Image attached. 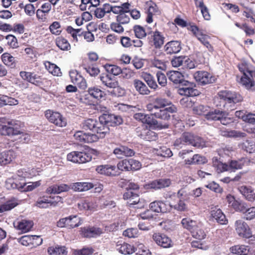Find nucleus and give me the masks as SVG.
<instances>
[{
	"instance_id": "nucleus-1",
	"label": "nucleus",
	"mask_w": 255,
	"mask_h": 255,
	"mask_svg": "<svg viewBox=\"0 0 255 255\" xmlns=\"http://www.w3.org/2000/svg\"><path fill=\"white\" fill-rule=\"evenodd\" d=\"M99 121L96 119H88L82 124V128L85 130H90L99 134L100 138H103L109 132V127H115L123 123V119L120 116L112 113H104L99 118Z\"/></svg>"
},
{
	"instance_id": "nucleus-2",
	"label": "nucleus",
	"mask_w": 255,
	"mask_h": 255,
	"mask_svg": "<svg viewBox=\"0 0 255 255\" xmlns=\"http://www.w3.org/2000/svg\"><path fill=\"white\" fill-rule=\"evenodd\" d=\"M170 81L175 84H179L178 93L187 97H194L199 95V92L193 88V84L184 79L183 74L177 71H171L168 74Z\"/></svg>"
},
{
	"instance_id": "nucleus-3",
	"label": "nucleus",
	"mask_w": 255,
	"mask_h": 255,
	"mask_svg": "<svg viewBox=\"0 0 255 255\" xmlns=\"http://www.w3.org/2000/svg\"><path fill=\"white\" fill-rule=\"evenodd\" d=\"M185 145H191L197 148H202L206 146V141L201 137L193 133L184 132L175 140L174 145L177 148H181Z\"/></svg>"
},
{
	"instance_id": "nucleus-4",
	"label": "nucleus",
	"mask_w": 255,
	"mask_h": 255,
	"mask_svg": "<svg viewBox=\"0 0 255 255\" xmlns=\"http://www.w3.org/2000/svg\"><path fill=\"white\" fill-rule=\"evenodd\" d=\"M32 182L26 183L25 177L19 175H15L11 178H8L5 181V187L8 189H17L21 192L31 191L35 189Z\"/></svg>"
},
{
	"instance_id": "nucleus-5",
	"label": "nucleus",
	"mask_w": 255,
	"mask_h": 255,
	"mask_svg": "<svg viewBox=\"0 0 255 255\" xmlns=\"http://www.w3.org/2000/svg\"><path fill=\"white\" fill-rule=\"evenodd\" d=\"M176 112V108L174 106H172L152 112V114L154 115L155 118L161 120V121H158L160 129L168 128L169 124V121L171 118L170 114Z\"/></svg>"
},
{
	"instance_id": "nucleus-6",
	"label": "nucleus",
	"mask_w": 255,
	"mask_h": 255,
	"mask_svg": "<svg viewBox=\"0 0 255 255\" xmlns=\"http://www.w3.org/2000/svg\"><path fill=\"white\" fill-rule=\"evenodd\" d=\"M238 67L239 70L243 73L240 80L241 83L247 89H250L255 85L253 78H255V69L249 67L246 63H242Z\"/></svg>"
},
{
	"instance_id": "nucleus-7",
	"label": "nucleus",
	"mask_w": 255,
	"mask_h": 255,
	"mask_svg": "<svg viewBox=\"0 0 255 255\" xmlns=\"http://www.w3.org/2000/svg\"><path fill=\"white\" fill-rule=\"evenodd\" d=\"M0 133L3 135H19V141L22 143L28 142L30 140V135L26 133L21 132L17 127H12L9 125H0Z\"/></svg>"
},
{
	"instance_id": "nucleus-8",
	"label": "nucleus",
	"mask_w": 255,
	"mask_h": 255,
	"mask_svg": "<svg viewBox=\"0 0 255 255\" xmlns=\"http://www.w3.org/2000/svg\"><path fill=\"white\" fill-rule=\"evenodd\" d=\"M218 96L221 100L223 101V106L232 107V105L241 102L243 100L242 97L239 94L231 91H221L218 93Z\"/></svg>"
},
{
	"instance_id": "nucleus-9",
	"label": "nucleus",
	"mask_w": 255,
	"mask_h": 255,
	"mask_svg": "<svg viewBox=\"0 0 255 255\" xmlns=\"http://www.w3.org/2000/svg\"><path fill=\"white\" fill-rule=\"evenodd\" d=\"M67 159L73 163L82 164L90 161L92 155L85 151H73L67 154Z\"/></svg>"
},
{
	"instance_id": "nucleus-10",
	"label": "nucleus",
	"mask_w": 255,
	"mask_h": 255,
	"mask_svg": "<svg viewBox=\"0 0 255 255\" xmlns=\"http://www.w3.org/2000/svg\"><path fill=\"white\" fill-rule=\"evenodd\" d=\"M80 218L76 215L61 218L57 222V226L59 228H67L73 229L79 226L82 224Z\"/></svg>"
},
{
	"instance_id": "nucleus-11",
	"label": "nucleus",
	"mask_w": 255,
	"mask_h": 255,
	"mask_svg": "<svg viewBox=\"0 0 255 255\" xmlns=\"http://www.w3.org/2000/svg\"><path fill=\"white\" fill-rule=\"evenodd\" d=\"M45 116L50 122L57 126L63 127L67 125L66 119L58 112L47 110L45 112Z\"/></svg>"
},
{
	"instance_id": "nucleus-12",
	"label": "nucleus",
	"mask_w": 255,
	"mask_h": 255,
	"mask_svg": "<svg viewBox=\"0 0 255 255\" xmlns=\"http://www.w3.org/2000/svg\"><path fill=\"white\" fill-rule=\"evenodd\" d=\"M81 232V235L87 238H96L104 233L102 228L94 226L82 228Z\"/></svg>"
},
{
	"instance_id": "nucleus-13",
	"label": "nucleus",
	"mask_w": 255,
	"mask_h": 255,
	"mask_svg": "<svg viewBox=\"0 0 255 255\" xmlns=\"http://www.w3.org/2000/svg\"><path fill=\"white\" fill-rule=\"evenodd\" d=\"M96 171L101 174L109 176H116L120 174L117 167L115 165H102L98 166L96 169Z\"/></svg>"
},
{
	"instance_id": "nucleus-14",
	"label": "nucleus",
	"mask_w": 255,
	"mask_h": 255,
	"mask_svg": "<svg viewBox=\"0 0 255 255\" xmlns=\"http://www.w3.org/2000/svg\"><path fill=\"white\" fill-rule=\"evenodd\" d=\"M74 137L77 141L84 143H92L97 141L99 138L95 134L86 133L80 130L76 131Z\"/></svg>"
},
{
	"instance_id": "nucleus-15",
	"label": "nucleus",
	"mask_w": 255,
	"mask_h": 255,
	"mask_svg": "<svg viewBox=\"0 0 255 255\" xmlns=\"http://www.w3.org/2000/svg\"><path fill=\"white\" fill-rule=\"evenodd\" d=\"M19 75L23 80L37 86H40L42 84V82L41 81L40 76L37 75L34 73L20 71Z\"/></svg>"
},
{
	"instance_id": "nucleus-16",
	"label": "nucleus",
	"mask_w": 255,
	"mask_h": 255,
	"mask_svg": "<svg viewBox=\"0 0 255 255\" xmlns=\"http://www.w3.org/2000/svg\"><path fill=\"white\" fill-rule=\"evenodd\" d=\"M152 238L157 245L163 248H169L172 246L171 240L164 234L155 233Z\"/></svg>"
},
{
	"instance_id": "nucleus-17",
	"label": "nucleus",
	"mask_w": 255,
	"mask_h": 255,
	"mask_svg": "<svg viewBox=\"0 0 255 255\" xmlns=\"http://www.w3.org/2000/svg\"><path fill=\"white\" fill-rule=\"evenodd\" d=\"M171 102L164 98H156L152 104L147 105V109L149 111L153 112L159 109H165V107L171 104Z\"/></svg>"
},
{
	"instance_id": "nucleus-18",
	"label": "nucleus",
	"mask_w": 255,
	"mask_h": 255,
	"mask_svg": "<svg viewBox=\"0 0 255 255\" xmlns=\"http://www.w3.org/2000/svg\"><path fill=\"white\" fill-rule=\"evenodd\" d=\"M194 78L197 82L203 85L212 83L214 81V78L206 71H201L195 72Z\"/></svg>"
},
{
	"instance_id": "nucleus-19",
	"label": "nucleus",
	"mask_w": 255,
	"mask_h": 255,
	"mask_svg": "<svg viewBox=\"0 0 255 255\" xmlns=\"http://www.w3.org/2000/svg\"><path fill=\"white\" fill-rule=\"evenodd\" d=\"M236 230L238 234L243 238H248L251 235L250 228L244 221L239 220L235 222Z\"/></svg>"
},
{
	"instance_id": "nucleus-20",
	"label": "nucleus",
	"mask_w": 255,
	"mask_h": 255,
	"mask_svg": "<svg viewBox=\"0 0 255 255\" xmlns=\"http://www.w3.org/2000/svg\"><path fill=\"white\" fill-rule=\"evenodd\" d=\"M150 38L149 37V43L150 45L153 46L156 48H160L164 43V37L161 33L157 30L151 32Z\"/></svg>"
},
{
	"instance_id": "nucleus-21",
	"label": "nucleus",
	"mask_w": 255,
	"mask_h": 255,
	"mask_svg": "<svg viewBox=\"0 0 255 255\" xmlns=\"http://www.w3.org/2000/svg\"><path fill=\"white\" fill-rule=\"evenodd\" d=\"M211 216L213 221L215 220L221 225H227L228 223V219L220 209L212 208L211 211Z\"/></svg>"
},
{
	"instance_id": "nucleus-22",
	"label": "nucleus",
	"mask_w": 255,
	"mask_h": 255,
	"mask_svg": "<svg viewBox=\"0 0 255 255\" xmlns=\"http://www.w3.org/2000/svg\"><path fill=\"white\" fill-rule=\"evenodd\" d=\"M171 183V180L167 178H160L152 181L147 186L150 189H160L169 187Z\"/></svg>"
},
{
	"instance_id": "nucleus-23",
	"label": "nucleus",
	"mask_w": 255,
	"mask_h": 255,
	"mask_svg": "<svg viewBox=\"0 0 255 255\" xmlns=\"http://www.w3.org/2000/svg\"><path fill=\"white\" fill-rule=\"evenodd\" d=\"M136 132L138 136L145 140H155L157 138L156 133L147 128H143L140 129L139 128H137Z\"/></svg>"
},
{
	"instance_id": "nucleus-24",
	"label": "nucleus",
	"mask_w": 255,
	"mask_h": 255,
	"mask_svg": "<svg viewBox=\"0 0 255 255\" xmlns=\"http://www.w3.org/2000/svg\"><path fill=\"white\" fill-rule=\"evenodd\" d=\"M100 79L103 85L110 89L115 87L118 82L115 76L108 74H101Z\"/></svg>"
},
{
	"instance_id": "nucleus-25",
	"label": "nucleus",
	"mask_w": 255,
	"mask_h": 255,
	"mask_svg": "<svg viewBox=\"0 0 255 255\" xmlns=\"http://www.w3.org/2000/svg\"><path fill=\"white\" fill-rule=\"evenodd\" d=\"M181 43L179 41H171L164 46V51L167 54H176L181 50Z\"/></svg>"
},
{
	"instance_id": "nucleus-26",
	"label": "nucleus",
	"mask_w": 255,
	"mask_h": 255,
	"mask_svg": "<svg viewBox=\"0 0 255 255\" xmlns=\"http://www.w3.org/2000/svg\"><path fill=\"white\" fill-rule=\"evenodd\" d=\"M70 189V187L67 184H54L48 187L46 192L48 194H58L62 192H67Z\"/></svg>"
},
{
	"instance_id": "nucleus-27",
	"label": "nucleus",
	"mask_w": 255,
	"mask_h": 255,
	"mask_svg": "<svg viewBox=\"0 0 255 255\" xmlns=\"http://www.w3.org/2000/svg\"><path fill=\"white\" fill-rule=\"evenodd\" d=\"M123 198L124 200H128L127 204L130 208L134 207V204L138 202V200L142 199L139 197V195L137 193L130 190L127 191L124 194Z\"/></svg>"
},
{
	"instance_id": "nucleus-28",
	"label": "nucleus",
	"mask_w": 255,
	"mask_h": 255,
	"mask_svg": "<svg viewBox=\"0 0 255 255\" xmlns=\"http://www.w3.org/2000/svg\"><path fill=\"white\" fill-rule=\"evenodd\" d=\"M116 249L119 253L124 255H130L135 252L133 246L125 242H118L116 245Z\"/></svg>"
},
{
	"instance_id": "nucleus-29",
	"label": "nucleus",
	"mask_w": 255,
	"mask_h": 255,
	"mask_svg": "<svg viewBox=\"0 0 255 255\" xmlns=\"http://www.w3.org/2000/svg\"><path fill=\"white\" fill-rule=\"evenodd\" d=\"M15 157L12 150H5L0 153V164L4 165L10 163Z\"/></svg>"
},
{
	"instance_id": "nucleus-30",
	"label": "nucleus",
	"mask_w": 255,
	"mask_h": 255,
	"mask_svg": "<svg viewBox=\"0 0 255 255\" xmlns=\"http://www.w3.org/2000/svg\"><path fill=\"white\" fill-rule=\"evenodd\" d=\"M240 192L248 201L253 202L255 199V193L251 187L242 186L239 188Z\"/></svg>"
},
{
	"instance_id": "nucleus-31",
	"label": "nucleus",
	"mask_w": 255,
	"mask_h": 255,
	"mask_svg": "<svg viewBox=\"0 0 255 255\" xmlns=\"http://www.w3.org/2000/svg\"><path fill=\"white\" fill-rule=\"evenodd\" d=\"M78 207L80 210H91L97 207L95 199H85L81 201L78 203Z\"/></svg>"
},
{
	"instance_id": "nucleus-32",
	"label": "nucleus",
	"mask_w": 255,
	"mask_h": 255,
	"mask_svg": "<svg viewBox=\"0 0 255 255\" xmlns=\"http://www.w3.org/2000/svg\"><path fill=\"white\" fill-rule=\"evenodd\" d=\"M94 187V185L90 182H76L73 183L70 188L75 191L83 192L88 191Z\"/></svg>"
},
{
	"instance_id": "nucleus-33",
	"label": "nucleus",
	"mask_w": 255,
	"mask_h": 255,
	"mask_svg": "<svg viewBox=\"0 0 255 255\" xmlns=\"http://www.w3.org/2000/svg\"><path fill=\"white\" fill-rule=\"evenodd\" d=\"M1 59L3 63L10 68H15L17 61L15 57L8 53H4L1 56Z\"/></svg>"
},
{
	"instance_id": "nucleus-34",
	"label": "nucleus",
	"mask_w": 255,
	"mask_h": 255,
	"mask_svg": "<svg viewBox=\"0 0 255 255\" xmlns=\"http://www.w3.org/2000/svg\"><path fill=\"white\" fill-rule=\"evenodd\" d=\"M133 85L136 91L141 95H148L150 93V90L146 85L138 79H135L133 82Z\"/></svg>"
},
{
	"instance_id": "nucleus-35",
	"label": "nucleus",
	"mask_w": 255,
	"mask_h": 255,
	"mask_svg": "<svg viewBox=\"0 0 255 255\" xmlns=\"http://www.w3.org/2000/svg\"><path fill=\"white\" fill-rule=\"evenodd\" d=\"M206 158L200 154H194L191 158H187L184 160V163L186 165L192 164H202L206 163Z\"/></svg>"
},
{
	"instance_id": "nucleus-36",
	"label": "nucleus",
	"mask_w": 255,
	"mask_h": 255,
	"mask_svg": "<svg viewBox=\"0 0 255 255\" xmlns=\"http://www.w3.org/2000/svg\"><path fill=\"white\" fill-rule=\"evenodd\" d=\"M224 111L215 109L205 114L206 118L209 121H219L224 116Z\"/></svg>"
},
{
	"instance_id": "nucleus-37",
	"label": "nucleus",
	"mask_w": 255,
	"mask_h": 255,
	"mask_svg": "<svg viewBox=\"0 0 255 255\" xmlns=\"http://www.w3.org/2000/svg\"><path fill=\"white\" fill-rule=\"evenodd\" d=\"M88 92L90 97L97 100H100L102 98H104L105 95L104 92L102 91L97 87L89 88L88 89Z\"/></svg>"
},
{
	"instance_id": "nucleus-38",
	"label": "nucleus",
	"mask_w": 255,
	"mask_h": 255,
	"mask_svg": "<svg viewBox=\"0 0 255 255\" xmlns=\"http://www.w3.org/2000/svg\"><path fill=\"white\" fill-rule=\"evenodd\" d=\"M18 205V202L17 199L15 198H13L0 206V213L9 211Z\"/></svg>"
},
{
	"instance_id": "nucleus-39",
	"label": "nucleus",
	"mask_w": 255,
	"mask_h": 255,
	"mask_svg": "<svg viewBox=\"0 0 255 255\" xmlns=\"http://www.w3.org/2000/svg\"><path fill=\"white\" fill-rule=\"evenodd\" d=\"M18 104L17 100L6 95L0 94V107L5 105L15 106Z\"/></svg>"
},
{
	"instance_id": "nucleus-40",
	"label": "nucleus",
	"mask_w": 255,
	"mask_h": 255,
	"mask_svg": "<svg viewBox=\"0 0 255 255\" xmlns=\"http://www.w3.org/2000/svg\"><path fill=\"white\" fill-rule=\"evenodd\" d=\"M246 162V159L242 158L238 160H232L229 162V171H234L235 170L241 169L245 165Z\"/></svg>"
},
{
	"instance_id": "nucleus-41",
	"label": "nucleus",
	"mask_w": 255,
	"mask_h": 255,
	"mask_svg": "<svg viewBox=\"0 0 255 255\" xmlns=\"http://www.w3.org/2000/svg\"><path fill=\"white\" fill-rule=\"evenodd\" d=\"M239 147L245 151L252 153L255 151V142L247 140L239 144Z\"/></svg>"
},
{
	"instance_id": "nucleus-42",
	"label": "nucleus",
	"mask_w": 255,
	"mask_h": 255,
	"mask_svg": "<svg viewBox=\"0 0 255 255\" xmlns=\"http://www.w3.org/2000/svg\"><path fill=\"white\" fill-rule=\"evenodd\" d=\"M154 115L151 112V115L145 114L144 123L148 125L150 127L155 129H160L159 125L158 124V120L154 119L153 117Z\"/></svg>"
},
{
	"instance_id": "nucleus-43",
	"label": "nucleus",
	"mask_w": 255,
	"mask_h": 255,
	"mask_svg": "<svg viewBox=\"0 0 255 255\" xmlns=\"http://www.w3.org/2000/svg\"><path fill=\"white\" fill-rule=\"evenodd\" d=\"M155 153L158 155L164 157H170L173 153L170 148L166 146H160L159 148H155Z\"/></svg>"
},
{
	"instance_id": "nucleus-44",
	"label": "nucleus",
	"mask_w": 255,
	"mask_h": 255,
	"mask_svg": "<svg viewBox=\"0 0 255 255\" xmlns=\"http://www.w3.org/2000/svg\"><path fill=\"white\" fill-rule=\"evenodd\" d=\"M213 163L214 166L217 168V171L219 173L229 171V164L218 161L217 157L213 158Z\"/></svg>"
},
{
	"instance_id": "nucleus-45",
	"label": "nucleus",
	"mask_w": 255,
	"mask_h": 255,
	"mask_svg": "<svg viewBox=\"0 0 255 255\" xmlns=\"http://www.w3.org/2000/svg\"><path fill=\"white\" fill-rule=\"evenodd\" d=\"M48 253L50 255H66L67 251L65 247L57 246L48 248Z\"/></svg>"
},
{
	"instance_id": "nucleus-46",
	"label": "nucleus",
	"mask_w": 255,
	"mask_h": 255,
	"mask_svg": "<svg viewBox=\"0 0 255 255\" xmlns=\"http://www.w3.org/2000/svg\"><path fill=\"white\" fill-rule=\"evenodd\" d=\"M32 226L33 223L31 221L23 220L18 222L17 228L22 232L26 233L29 231Z\"/></svg>"
},
{
	"instance_id": "nucleus-47",
	"label": "nucleus",
	"mask_w": 255,
	"mask_h": 255,
	"mask_svg": "<svg viewBox=\"0 0 255 255\" xmlns=\"http://www.w3.org/2000/svg\"><path fill=\"white\" fill-rule=\"evenodd\" d=\"M56 43V45L62 50L68 51L71 48L70 44L68 40L62 37H57Z\"/></svg>"
},
{
	"instance_id": "nucleus-48",
	"label": "nucleus",
	"mask_w": 255,
	"mask_h": 255,
	"mask_svg": "<svg viewBox=\"0 0 255 255\" xmlns=\"http://www.w3.org/2000/svg\"><path fill=\"white\" fill-rule=\"evenodd\" d=\"M191 233L194 238L199 240H202L205 239L206 236L203 230L201 228V225L199 224H198Z\"/></svg>"
},
{
	"instance_id": "nucleus-49",
	"label": "nucleus",
	"mask_w": 255,
	"mask_h": 255,
	"mask_svg": "<svg viewBox=\"0 0 255 255\" xmlns=\"http://www.w3.org/2000/svg\"><path fill=\"white\" fill-rule=\"evenodd\" d=\"M181 224L183 227L191 233L194 228L198 225L197 223L189 218H184L181 221Z\"/></svg>"
},
{
	"instance_id": "nucleus-50",
	"label": "nucleus",
	"mask_w": 255,
	"mask_h": 255,
	"mask_svg": "<svg viewBox=\"0 0 255 255\" xmlns=\"http://www.w3.org/2000/svg\"><path fill=\"white\" fill-rule=\"evenodd\" d=\"M105 68L108 74L113 75V76H117L122 73L121 68L115 65L106 64Z\"/></svg>"
},
{
	"instance_id": "nucleus-51",
	"label": "nucleus",
	"mask_w": 255,
	"mask_h": 255,
	"mask_svg": "<svg viewBox=\"0 0 255 255\" xmlns=\"http://www.w3.org/2000/svg\"><path fill=\"white\" fill-rule=\"evenodd\" d=\"M197 38L200 42L204 45L210 51L213 50V48L210 44L208 39L210 38L209 36L204 33L203 32L200 35H197Z\"/></svg>"
},
{
	"instance_id": "nucleus-52",
	"label": "nucleus",
	"mask_w": 255,
	"mask_h": 255,
	"mask_svg": "<svg viewBox=\"0 0 255 255\" xmlns=\"http://www.w3.org/2000/svg\"><path fill=\"white\" fill-rule=\"evenodd\" d=\"M249 205L244 201L237 200V202L234 205L233 208L236 212H240L242 214L246 211Z\"/></svg>"
},
{
	"instance_id": "nucleus-53",
	"label": "nucleus",
	"mask_w": 255,
	"mask_h": 255,
	"mask_svg": "<svg viewBox=\"0 0 255 255\" xmlns=\"http://www.w3.org/2000/svg\"><path fill=\"white\" fill-rule=\"evenodd\" d=\"M143 79L150 88L156 90L158 88L154 78L151 74H145L143 76Z\"/></svg>"
},
{
	"instance_id": "nucleus-54",
	"label": "nucleus",
	"mask_w": 255,
	"mask_h": 255,
	"mask_svg": "<svg viewBox=\"0 0 255 255\" xmlns=\"http://www.w3.org/2000/svg\"><path fill=\"white\" fill-rule=\"evenodd\" d=\"M133 30L135 35L139 39L145 37L147 34H151V32H146L144 28L138 25L134 26Z\"/></svg>"
},
{
	"instance_id": "nucleus-55",
	"label": "nucleus",
	"mask_w": 255,
	"mask_h": 255,
	"mask_svg": "<svg viewBox=\"0 0 255 255\" xmlns=\"http://www.w3.org/2000/svg\"><path fill=\"white\" fill-rule=\"evenodd\" d=\"M84 69L92 77L97 76L100 72L98 67L94 64L91 65H85Z\"/></svg>"
},
{
	"instance_id": "nucleus-56",
	"label": "nucleus",
	"mask_w": 255,
	"mask_h": 255,
	"mask_svg": "<svg viewBox=\"0 0 255 255\" xmlns=\"http://www.w3.org/2000/svg\"><path fill=\"white\" fill-rule=\"evenodd\" d=\"M130 159L120 161L117 164L118 171H130Z\"/></svg>"
},
{
	"instance_id": "nucleus-57",
	"label": "nucleus",
	"mask_w": 255,
	"mask_h": 255,
	"mask_svg": "<svg viewBox=\"0 0 255 255\" xmlns=\"http://www.w3.org/2000/svg\"><path fill=\"white\" fill-rule=\"evenodd\" d=\"M186 201L185 200L179 199L176 204L172 205V208L179 212L187 211L188 206L187 204L185 203Z\"/></svg>"
},
{
	"instance_id": "nucleus-58",
	"label": "nucleus",
	"mask_w": 255,
	"mask_h": 255,
	"mask_svg": "<svg viewBox=\"0 0 255 255\" xmlns=\"http://www.w3.org/2000/svg\"><path fill=\"white\" fill-rule=\"evenodd\" d=\"M185 57V56H174L171 61L172 66L174 67L182 66V68H183Z\"/></svg>"
},
{
	"instance_id": "nucleus-59",
	"label": "nucleus",
	"mask_w": 255,
	"mask_h": 255,
	"mask_svg": "<svg viewBox=\"0 0 255 255\" xmlns=\"http://www.w3.org/2000/svg\"><path fill=\"white\" fill-rule=\"evenodd\" d=\"M244 218L247 220H251L255 217V207H248L246 211L243 214Z\"/></svg>"
},
{
	"instance_id": "nucleus-60",
	"label": "nucleus",
	"mask_w": 255,
	"mask_h": 255,
	"mask_svg": "<svg viewBox=\"0 0 255 255\" xmlns=\"http://www.w3.org/2000/svg\"><path fill=\"white\" fill-rule=\"evenodd\" d=\"M112 90L110 92V94L115 97H121L123 96L125 93V91L124 89L121 88L119 85V82H117V85L114 88H112Z\"/></svg>"
},
{
	"instance_id": "nucleus-61",
	"label": "nucleus",
	"mask_w": 255,
	"mask_h": 255,
	"mask_svg": "<svg viewBox=\"0 0 255 255\" xmlns=\"http://www.w3.org/2000/svg\"><path fill=\"white\" fill-rule=\"evenodd\" d=\"M130 18L127 12H122L117 16V20L121 24H127L129 22Z\"/></svg>"
},
{
	"instance_id": "nucleus-62",
	"label": "nucleus",
	"mask_w": 255,
	"mask_h": 255,
	"mask_svg": "<svg viewBox=\"0 0 255 255\" xmlns=\"http://www.w3.org/2000/svg\"><path fill=\"white\" fill-rule=\"evenodd\" d=\"M49 29L53 34L58 35L61 32L60 25L59 22L54 21L49 26Z\"/></svg>"
},
{
	"instance_id": "nucleus-63",
	"label": "nucleus",
	"mask_w": 255,
	"mask_h": 255,
	"mask_svg": "<svg viewBox=\"0 0 255 255\" xmlns=\"http://www.w3.org/2000/svg\"><path fill=\"white\" fill-rule=\"evenodd\" d=\"M5 39L7 41V44L12 48H15L18 46L17 40L14 36L9 34L5 36Z\"/></svg>"
},
{
	"instance_id": "nucleus-64",
	"label": "nucleus",
	"mask_w": 255,
	"mask_h": 255,
	"mask_svg": "<svg viewBox=\"0 0 255 255\" xmlns=\"http://www.w3.org/2000/svg\"><path fill=\"white\" fill-rule=\"evenodd\" d=\"M69 76L71 82L74 84H76L79 80H82V76L76 70L70 71L69 72Z\"/></svg>"
}]
</instances>
